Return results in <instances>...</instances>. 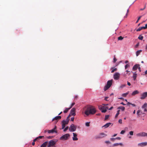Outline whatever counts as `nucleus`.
I'll list each match as a JSON object with an SVG mask.
<instances>
[{"label": "nucleus", "instance_id": "31", "mask_svg": "<svg viewBox=\"0 0 147 147\" xmlns=\"http://www.w3.org/2000/svg\"><path fill=\"white\" fill-rule=\"evenodd\" d=\"M123 38L121 36L119 37L118 38V40H123Z\"/></svg>", "mask_w": 147, "mask_h": 147}, {"label": "nucleus", "instance_id": "57", "mask_svg": "<svg viewBox=\"0 0 147 147\" xmlns=\"http://www.w3.org/2000/svg\"><path fill=\"white\" fill-rule=\"evenodd\" d=\"M105 143L107 144L109 143H110V142L109 141H106Z\"/></svg>", "mask_w": 147, "mask_h": 147}, {"label": "nucleus", "instance_id": "50", "mask_svg": "<svg viewBox=\"0 0 147 147\" xmlns=\"http://www.w3.org/2000/svg\"><path fill=\"white\" fill-rule=\"evenodd\" d=\"M74 118L73 117H71V121H74Z\"/></svg>", "mask_w": 147, "mask_h": 147}, {"label": "nucleus", "instance_id": "38", "mask_svg": "<svg viewBox=\"0 0 147 147\" xmlns=\"http://www.w3.org/2000/svg\"><path fill=\"white\" fill-rule=\"evenodd\" d=\"M129 66H130V65L129 64H127L125 66V69H126L127 68V67H129Z\"/></svg>", "mask_w": 147, "mask_h": 147}, {"label": "nucleus", "instance_id": "55", "mask_svg": "<svg viewBox=\"0 0 147 147\" xmlns=\"http://www.w3.org/2000/svg\"><path fill=\"white\" fill-rule=\"evenodd\" d=\"M35 142H34V141H33V142L32 143V144L33 146H34L35 145Z\"/></svg>", "mask_w": 147, "mask_h": 147}, {"label": "nucleus", "instance_id": "19", "mask_svg": "<svg viewBox=\"0 0 147 147\" xmlns=\"http://www.w3.org/2000/svg\"><path fill=\"white\" fill-rule=\"evenodd\" d=\"M133 78L134 80H135L137 77V74L136 72H133Z\"/></svg>", "mask_w": 147, "mask_h": 147}, {"label": "nucleus", "instance_id": "59", "mask_svg": "<svg viewBox=\"0 0 147 147\" xmlns=\"http://www.w3.org/2000/svg\"><path fill=\"white\" fill-rule=\"evenodd\" d=\"M131 105L133 107H136V106L134 104H132L131 103Z\"/></svg>", "mask_w": 147, "mask_h": 147}, {"label": "nucleus", "instance_id": "49", "mask_svg": "<svg viewBox=\"0 0 147 147\" xmlns=\"http://www.w3.org/2000/svg\"><path fill=\"white\" fill-rule=\"evenodd\" d=\"M108 97H106L105 98V100L107 101V99L108 98Z\"/></svg>", "mask_w": 147, "mask_h": 147}, {"label": "nucleus", "instance_id": "13", "mask_svg": "<svg viewBox=\"0 0 147 147\" xmlns=\"http://www.w3.org/2000/svg\"><path fill=\"white\" fill-rule=\"evenodd\" d=\"M147 96V92H145L142 94L141 95V99H144Z\"/></svg>", "mask_w": 147, "mask_h": 147}, {"label": "nucleus", "instance_id": "46", "mask_svg": "<svg viewBox=\"0 0 147 147\" xmlns=\"http://www.w3.org/2000/svg\"><path fill=\"white\" fill-rule=\"evenodd\" d=\"M38 140V138H36L33 141H34V142H35L36 140Z\"/></svg>", "mask_w": 147, "mask_h": 147}, {"label": "nucleus", "instance_id": "51", "mask_svg": "<svg viewBox=\"0 0 147 147\" xmlns=\"http://www.w3.org/2000/svg\"><path fill=\"white\" fill-rule=\"evenodd\" d=\"M138 70H139V71L140 72L141 71V68L140 67H139L138 68Z\"/></svg>", "mask_w": 147, "mask_h": 147}, {"label": "nucleus", "instance_id": "3", "mask_svg": "<svg viewBox=\"0 0 147 147\" xmlns=\"http://www.w3.org/2000/svg\"><path fill=\"white\" fill-rule=\"evenodd\" d=\"M70 115L69 114L68 116L67 117V120L65 121V120H63L62 121V129H63L65 127V125H66L67 124L69 121V120L68 119L69 117L70 116Z\"/></svg>", "mask_w": 147, "mask_h": 147}, {"label": "nucleus", "instance_id": "62", "mask_svg": "<svg viewBox=\"0 0 147 147\" xmlns=\"http://www.w3.org/2000/svg\"><path fill=\"white\" fill-rule=\"evenodd\" d=\"M101 113H98V114H96V115H97V116H100L101 115Z\"/></svg>", "mask_w": 147, "mask_h": 147}, {"label": "nucleus", "instance_id": "34", "mask_svg": "<svg viewBox=\"0 0 147 147\" xmlns=\"http://www.w3.org/2000/svg\"><path fill=\"white\" fill-rule=\"evenodd\" d=\"M115 55L114 56V58H113V62L114 63H115L116 61H117V59H116V58L115 57Z\"/></svg>", "mask_w": 147, "mask_h": 147}, {"label": "nucleus", "instance_id": "2", "mask_svg": "<svg viewBox=\"0 0 147 147\" xmlns=\"http://www.w3.org/2000/svg\"><path fill=\"white\" fill-rule=\"evenodd\" d=\"M112 80H109L107 81V84L104 87V90L105 91H106L112 85Z\"/></svg>", "mask_w": 147, "mask_h": 147}, {"label": "nucleus", "instance_id": "17", "mask_svg": "<svg viewBox=\"0 0 147 147\" xmlns=\"http://www.w3.org/2000/svg\"><path fill=\"white\" fill-rule=\"evenodd\" d=\"M61 116H57L55 117L54 118H53L52 119V121H53L55 120H57L59 119H61Z\"/></svg>", "mask_w": 147, "mask_h": 147}, {"label": "nucleus", "instance_id": "39", "mask_svg": "<svg viewBox=\"0 0 147 147\" xmlns=\"http://www.w3.org/2000/svg\"><path fill=\"white\" fill-rule=\"evenodd\" d=\"M134 132L132 131H131L129 132V134L130 135L132 136L133 135Z\"/></svg>", "mask_w": 147, "mask_h": 147}, {"label": "nucleus", "instance_id": "9", "mask_svg": "<svg viewBox=\"0 0 147 147\" xmlns=\"http://www.w3.org/2000/svg\"><path fill=\"white\" fill-rule=\"evenodd\" d=\"M57 128V127L56 126H55L54 128L52 129L48 130V133H53L55 132L56 133H57V131L56 130Z\"/></svg>", "mask_w": 147, "mask_h": 147}, {"label": "nucleus", "instance_id": "6", "mask_svg": "<svg viewBox=\"0 0 147 147\" xmlns=\"http://www.w3.org/2000/svg\"><path fill=\"white\" fill-rule=\"evenodd\" d=\"M76 129V126L74 124L71 125L69 128V131L72 132L75 131Z\"/></svg>", "mask_w": 147, "mask_h": 147}, {"label": "nucleus", "instance_id": "40", "mask_svg": "<svg viewBox=\"0 0 147 147\" xmlns=\"http://www.w3.org/2000/svg\"><path fill=\"white\" fill-rule=\"evenodd\" d=\"M68 127H66L64 129L63 131H66L68 129Z\"/></svg>", "mask_w": 147, "mask_h": 147}, {"label": "nucleus", "instance_id": "53", "mask_svg": "<svg viewBox=\"0 0 147 147\" xmlns=\"http://www.w3.org/2000/svg\"><path fill=\"white\" fill-rule=\"evenodd\" d=\"M127 85H128V86H130V85H131L130 83V82H127Z\"/></svg>", "mask_w": 147, "mask_h": 147}, {"label": "nucleus", "instance_id": "32", "mask_svg": "<svg viewBox=\"0 0 147 147\" xmlns=\"http://www.w3.org/2000/svg\"><path fill=\"white\" fill-rule=\"evenodd\" d=\"M147 107V104H144L142 107V108H145Z\"/></svg>", "mask_w": 147, "mask_h": 147}, {"label": "nucleus", "instance_id": "22", "mask_svg": "<svg viewBox=\"0 0 147 147\" xmlns=\"http://www.w3.org/2000/svg\"><path fill=\"white\" fill-rule=\"evenodd\" d=\"M120 145L121 146H122L123 145V144L122 143H115V144H114L113 145V146H118V145Z\"/></svg>", "mask_w": 147, "mask_h": 147}, {"label": "nucleus", "instance_id": "42", "mask_svg": "<svg viewBox=\"0 0 147 147\" xmlns=\"http://www.w3.org/2000/svg\"><path fill=\"white\" fill-rule=\"evenodd\" d=\"M119 123L120 124H121L122 123V120L121 119H119L118 121Z\"/></svg>", "mask_w": 147, "mask_h": 147}, {"label": "nucleus", "instance_id": "44", "mask_svg": "<svg viewBox=\"0 0 147 147\" xmlns=\"http://www.w3.org/2000/svg\"><path fill=\"white\" fill-rule=\"evenodd\" d=\"M78 98V96L77 95H76L75 96L74 99H76Z\"/></svg>", "mask_w": 147, "mask_h": 147}, {"label": "nucleus", "instance_id": "23", "mask_svg": "<svg viewBox=\"0 0 147 147\" xmlns=\"http://www.w3.org/2000/svg\"><path fill=\"white\" fill-rule=\"evenodd\" d=\"M142 29H145L144 26H143L139 28L136 30V31L137 32L139 31L142 30Z\"/></svg>", "mask_w": 147, "mask_h": 147}, {"label": "nucleus", "instance_id": "25", "mask_svg": "<svg viewBox=\"0 0 147 147\" xmlns=\"http://www.w3.org/2000/svg\"><path fill=\"white\" fill-rule=\"evenodd\" d=\"M129 92L128 91L126 93H123V94H122V96L124 97H125L127 96V95H128V94L129 93Z\"/></svg>", "mask_w": 147, "mask_h": 147}, {"label": "nucleus", "instance_id": "52", "mask_svg": "<svg viewBox=\"0 0 147 147\" xmlns=\"http://www.w3.org/2000/svg\"><path fill=\"white\" fill-rule=\"evenodd\" d=\"M116 139L120 140L121 139V138L120 137H117L115 138V139Z\"/></svg>", "mask_w": 147, "mask_h": 147}, {"label": "nucleus", "instance_id": "1", "mask_svg": "<svg viewBox=\"0 0 147 147\" xmlns=\"http://www.w3.org/2000/svg\"><path fill=\"white\" fill-rule=\"evenodd\" d=\"M96 112V110L95 108L93 106H90L87 107L84 113L86 115L88 116L90 114H94Z\"/></svg>", "mask_w": 147, "mask_h": 147}, {"label": "nucleus", "instance_id": "7", "mask_svg": "<svg viewBox=\"0 0 147 147\" xmlns=\"http://www.w3.org/2000/svg\"><path fill=\"white\" fill-rule=\"evenodd\" d=\"M136 136L138 137H145L147 136V133L142 132L136 134Z\"/></svg>", "mask_w": 147, "mask_h": 147}, {"label": "nucleus", "instance_id": "60", "mask_svg": "<svg viewBox=\"0 0 147 147\" xmlns=\"http://www.w3.org/2000/svg\"><path fill=\"white\" fill-rule=\"evenodd\" d=\"M144 112H146L147 111V109L146 108H144Z\"/></svg>", "mask_w": 147, "mask_h": 147}, {"label": "nucleus", "instance_id": "45", "mask_svg": "<svg viewBox=\"0 0 147 147\" xmlns=\"http://www.w3.org/2000/svg\"><path fill=\"white\" fill-rule=\"evenodd\" d=\"M115 139V138H111V140L112 141H114V140Z\"/></svg>", "mask_w": 147, "mask_h": 147}, {"label": "nucleus", "instance_id": "28", "mask_svg": "<svg viewBox=\"0 0 147 147\" xmlns=\"http://www.w3.org/2000/svg\"><path fill=\"white\" fill-rule=\"evenodd\" d=\"M119 112H120V110H118L117 111V113L116 114L115 116V118H117L118 117V115H119Z\"/></svg>", "mask_w": 147, "mask_h": 147}, {"label": "nucleus", "instance_id": "48", "mask_svg": "<svg viewBox=\"0 0 147 147\" xmlns=\"http://www.w3.org/2000/svg\"><path fill=\"white\" fill-rule=\"evenodd\" d=\"M140 110H138L137 111V113L138 115V114L139 113H140Z\"/></svg>", "mask_w": 147, "mask_h": 147}, {"label": "nucleus", "instance_id": "18", "mask_svg": "<svg viewBox=\"0 0 147 147\" xmlns=\"http://www.w3.org/2000/svg\"><path fill=\"white\" fill-rule=\"evenodd\" d=\"M48 143V142L47 141L45 142L41 145L40 147H46Z\"/></svg>", "mask_w": 147, "mask_h": 147}, {"label": "nucleus", "instance_id": "29", "mask_svg": "<svg viewBox=\"0 0 147 147\" xmlns=\"http://www.w3.org/2000/svg\"><path fill=\"white\" fill-rule=\"evenodd\" d=\"M138 38L141 40H142L143 38V37L141 35H140Z\"/></svg>", "mask_w": 147, "mask_h": 147}, {"label": "nucleus", "instance_id": "58", "mask_svg": "<svg viewBox=\"0 0 147 147\" xmlns=\"http://www.w3.org/2000/svg\"><path fill=\"white\" fill-rule=\"evenodd\" d=\"M105 109H106V110L109 109V107H105Z\"/></svg>", "mask_w": 147, "mask_h": 147}, {"label": "nucleus", "instance_id": "4", "mask_svg": "<svg viewBox=\"0 0 147 147\" xmlns=\"http://www.w3.org/2000/svg\"><path fill=\"white\" fill-rule=\"evenodd\" d=\"M70 136L69 134H65L61 136L60 138V140H67Z\"/></svg>", "mask_w": 147, "mask_h": 147}, {"label": "nucleus", "instance_id": "47", "mask_svg": "<svg viewBox=\"0 0 147 147\" xmlns=\"http://www.w3.org/2000/svg\"><path fill=\"white\" fill-rule=\"evenodd\" d=\"M43 137V136H39L38 137V139H39L41 138L42 137Z\"/></svg>", "mask_w": 147, "mask_h": 147}, {"label": "nucleus", "instance_id": "63", "mask_svg": "<svg viewBox=\"0 0 147 147\" xmlns=\"http://www.w3.org/2000/svg\"><path fill=\"white\" fill-rule=\"evenodd\" d=\"M113 107H110V109H109V110H111L112 109H113Z\"/></svg>", "mask_w": 147, "mask_h": 147}, {"label": "nucleus", "instance_id": "14", "mask_svg": "<svg viewBox=\"0 0 147 147\" xmlns=\"http://www.w3.org/2000/svg\"><path fill=\"white\" fill-rule=\"evenodd\" d=\"M147 145V142H144L141 143H139L138 144V146H139L143 147Z\"/></svg>", "mask_w": 147, "mask_h": 147}, {"label": "nucleus", "instance_id": "24", "mask_svg": "<svg viewBox=\"0 0 147 147\" xmlns=\"http://www.w3.org/2000/svg\"><path fill=\"white\" fill-rule=\"evenodd\" d=\"M142 51L141 50L137 51L136 52V56H138L140 54V53L142 52Z\"/></svg>", "mask_w": 147, "mask_h": 147}, {"label": "nucleus", "instance_id": "35", "mask_svg": "<svg viewBox=\"0 0 147 147\" xmlns=\"http://www.w3.org/2000/svg\"><path fill=\"white\" fill-rule=\"evenodd\" d=\"M128 12H129V9H127V12L126 13V15H125V16H124V18H127V16L128 13Z\"/></svg>", "mask_w": 147, "mask_h": 147}, {"label": "nucleus", "instance_id": "15", "mask_svg": "<svg viewBox=\"0 0 147 147\" xmlns=\"http://www.w3.org/2000/svg\"><path fill=\"white\" fill-rule=\"evenodd\" d=\"M73 137L72 138V139L74 141H76L78 140V138L77 137V135L76 133H73Z\"/></svg>", "mask_w": 147, "mask_h": 147}, {"label": "nucleus", "instance_id": "56", "mask_svg": "<svg viewBox=\"0 0 147 147\" xmlns=\"http://www.w3.org/2000/svg\"><path fill=\"white\" fill-rule=\"evenodd\" d=\"M121 104L122 105H125V104L123 102H122L121 103Z\"/></svg>", "mask_w": 147, "mask_h": 147}, {"label": "nucleus", "instance_id": "61", "mask_svg": "<svg viewBox=\"0 0 147 147\" xmlns=\"http://www.w3.org/2000/svg\"><path fill=\"white\" fill-rule=\"evenodd\" d=\"M131 103H130L129 102H127V105H131Z\"/></svg>", "mask_w": 147, "mask_h": 147}, {"label": "nucleus", "instance_id": "27", "mask_svg": "<svg viewBox=\"0 0 147 147\" xmlns=\"http://www.w3.org/2000/svg\"><path fill=\"white\" fill-rule=\"evenodd\" d=\"M118 108L121 109L123 111H124L125 109V108L124 107H120Z\"/></svg>", "mask_w": 147, "mask_h": 147}, {"label": "nucleus", "instance_id": "33", "mask_svg": "<svg viewBox=\"0 0 147 147\" xmlns=\"http://www.w3.org/2000/svg\"><path fill=\"white\" fill-rule=\"evenodd\" d=\"M117 70V68H115L113 70H112L111 71V72L112 73H113L115 71H116Z\"/></svg>", "mask_w": 147, "mask_h": 147}, {"label": "nucleus", "instance_id": "12", "mask_svg": "<svg viewBox=\"0 0 147 147\" xmlns=\"http://www.w3.org/2000/svg\"><path fill=\"white\" fill-rule=\"evenodd\" d=\"M139 66H140V65L139 64H136L132 68V70L135 71L136 70L138 69V67Z\"/></svg>", "mask_w": 147, "mask_h": 147}, {"label": "nucleus", "instance_id": "5", "mask_svg": "<svg viewBox=\"0 0 147 147\" xmlns=\"http://www.w3.org/2000/svg\"><path fill=\"white\" fill-rule=\"evenodd\" d=\"M56 142L55 141L53 140H51L49 141V142L48 145H47L48 147H53L56 144Z\"/></svg>", "mask_w": 147, "mask_h": 147}, {"label": "nucleus", "instance_id": "21", "mask_svg": "<svg viewBox=\"0 0 147 147\" xmlns=\"http://www.w3.org/2000/svg\"><path fill=\"white\" fill-rule=\"evenodd\" d=\"M139 93V92L138 90H135L132 93L131 95L132 96H134L136 94H138Z\"/></svg>", "mask_w": 147, "mask_h": 147}, {"label": "nucleus", "instance_id": "36", "mask_svg": "<svg viewBox=\"0 0 147 147\" xmlns=\"http://www.w3.org/2000/svg\"><path fill=\"white\" fill-rule=\"evenodd\" d=\"M90 122H86L85 123V125L86 126L88 127L90 126Z\"/></svg>", "mask_w": 147, "mask_h": 147}, {"label": "nucleus", "instance_id": "30", "mask_svg": "<svg viewBox=\"0 0 147 147\" xmlns=\"http://www.w3.org/2000/svg\"><path fill=\"white\" fill-rule=\"evenodd\" d=\"M109 115H105V120H107L109 118Z\"/></svg>", "mask_w": 147, "mask_h": 147}, {"label": "nucleus", "instance_id": "16", "mask_svg": "<svg viewBox=\"0 0 147 147\" xmlns=\"http://www.w3.org/2000/svg\"><path fill=\"white\" fill-rule=\"evenodd\" d=\"M105 107L104 106H102L101 108H99V109L101 111V112L102 113H105L107 111V110L105 109Z\"/></svg>", "mask_w": 147, "mask_h": 147}, {"label": "nucleus", "instance_id": "37", "mask_svg": "<svg viewBox=\"0 0 147 147\" xmlns=\"http://www.w3.org/2000/svg\"><path fill=\"white\" fill-rule=\"evenodd\" d=\"M142 17V16H140L138 17L137 21H136V23L138 22L139 20Z\"/></svg>", "mask_w": 147, "mask_h": 147}, {"label": "nucleus", "instance_id": "8", "mask_svg": "<svg viewBox=\"0 0 147 147\" xmlns=\"http://www.w3.org/2000/svg\"><path fill=\"white\" fill-rule=\"evenodd\" d=\"M107 135L103 133H102L100 134L97 136L96 137V139L99 138H101L104 137L106 136Z\"/></svg>", "mask_w": 147, "mask_h": 147}, {"label": "nucleus", "instance_id": "26", "mask_svg": "<svg viewBox=\"0 0 147 147\" xmlns=\"http://www.w3.org/2000/svg\"><path fill=\"white\" fill-rule=\"evenodd\" d=\"M70 109V108H66L65 110L63 111L64 113H66Z\"/></svg>", "mask_w": 147, "mask_h": 147}, {"label": "nucleus", "instance_id": "11", "mask_svg": "<svg viewBox=\"0 0 147 147\" xmlns=\"http://www.w3.org/2000/svg\"><path fill=\"white\" fill-rule=\"evenodd\" d=\"M75 111L76 109L74 108H73L71 110L70 114L73 116H75L76 115Z\"/></svg>", "mask_w": 147, "mask_h": 147}, {"label": "nucleus", "instance_id": "10", "mask_svg": "<svg viewBox=\"0 0 147 147\" xmlns=\"http://www.w3.org/2000/svg\"><path fill=\"white\" fill-rule=\"evenodd\" d=\"M119 76L120 74L118 72H117L115 73L113 76L114 79L116 80H118L119 78Z\"/></svg>", "mask_w": 147, "mask_h": 147}, {"label": "nucleus", "instance_id": "41", "mask_svg": "<svg viewBox=\"0 0 147 147\" xmlns=\"http://www.w3.org/2000/svg\"><path fill=\"white\" fill-rule=\"evenodd\" d=\"M125 132V131H124V130H122L121 132H120V134H123Z\"/></svg>", "mask_w": 147, "mask_h": 147}, {"label": "nucleus", "instance_id": "20", "mask_svg": "<svg viewBox=\"0 0 147 147\" xmlns=\"http://www.w3.org/2000/svg\"><path fill=\"white\" fill-rule=\"evenodd\" d=\"M111 124L110 123H106V124L103 125L102 127H105V128H107L109 127Z\"/></svg>", "mask_w": 147, "mask_h": 147}, {"label": "nucleus", "instance_id": "54", "mask_svg": "<svg viewBox=\"0 0 147 147\" xmlns=\"http://www.w3.org/2000/svg\"><path fill=\"white\" fill-rule=\"evenodd\" d=\"M145 29L147 28V24L145 25V26H144Z\"/></svg>", "mask_w": 147, "mask_h": 147}, {"label": "nucleus", "instance_id": "43", "mask_svg": "<svg viewBox=\"0 0 147 147\" xmlns=\"http://www.w3.org/2000/svg\"><path fill=\"white\" fill-rule=\"evenodd\" d=\"M75 104V103L74 102H73L72 103L70 107V108H71L72 107V106H73Z\"/></svg>", "mask_w": 147, "mask_h": 147}, {"label": "nucleus", "instance_id": "64", "mask_svg": "<svg viewBox=\"0 0 147 147\" xmlns=\"http://www.w3.org/2000/svg\"><path fill=\"white\" fill-rule=\"evenodd\" d=\"M147 74V70H146L145 72V75H146Z\"/></svg>", "mask_w": 147, "mask_h": 147}]
</instances>
